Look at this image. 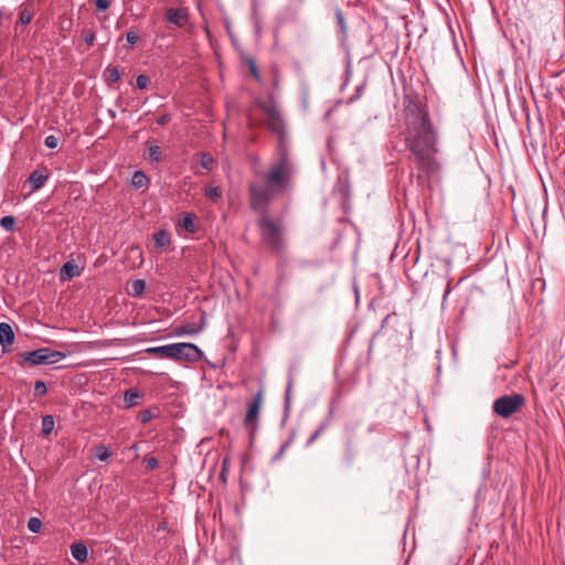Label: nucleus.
<instances>
[{
    "label": "nucleus",
    "mask_w": 565,
    "mask_h": 565,
    "mask_svg": "<svg viewBox=\"0 0 565 565\" xmlns=\"http://www.w3.org/2000/svg\"><path fill=\"white\" fill-rule=\"evenodd\" d=\"M405 143L420 170L430 173L437 169V135L426 111L413 109L407 115Z\"/></svg>",
    "instance_id": "1"
},
{
    "label": "nucleus",
    "mask_w": 565,
    "mask_h": 565,
    "mask_svg": "<svg viewBox=\"0 0 565 565\" xmlns=\"http://www.w3.org/2000/svg\"><path fill=\"white\" fill-rule=\"evenodd\" d=\"M292 164L284 151L277 162L273 163L264 175L265 185L249 184V201L255 211L264 212L278 192L284 191L292 174Z\"/></svg>",
    "instance_id": "2"
},
{
    "label": "nucleus",
    "mask_w": 565,
    "mask_h": 565,
    "mask_svg": "<svg viewBox=\"0 0 565 565\" xmlns=\"http://www.w3.org/2000/svg\"><path fill=\"white\" fill-rule=\"evenodd\" d=\"M258 227L262 239L266 246L277 255L284 254L286 250V241L284 237L282 222L264 215L258 221Z\"/></svg>",
    "instance_id": "3"
},
{
    "label": "nucleus",
    "mask_w": 565,
    "mask_h": 565,
    "mask_svg": "<svg viewBox=\"0 0 565 565\" xmlns=\"http://www.w3.org/2000/svg\"><path fill=\"white\" fill-rule=\"evenodd\" d=\"M525 404V398L522 394H509L498 397L493 404V412L502 417L509 418L515 414Z\"/></svg>",
    "instance_id": "4"
},
{
    "label": "nucleus",
    "mask_w": 565,
    "mask_h": 565,
    "mask_svg": "<svg viewBox=\"0 0 565 565\" xmlns=\"http://www.w3.org/2000/svg\"><path fill=\"white\" fill-rule=\"evenodd\" d=\"M202 355L201 349L193 343H172L171 360L195 362Z\"/></svg>",
    "instance_id": "5"
},
{
    "label": "nucleus",
    "mask_w": 565,
    "mask_h": 565,
    "mask_svg": "<svg viewBox=\"0 0 565 565\" xmlns=\"http://www.w3.org/2000/svg\"><path fill=\"white\" fill-rule=\"evenodd\" d=\"M263 403V392L258 391L254 398L247 404V412L244 418V426L250 434H254Z\"/></svg>",
    "instance_id": "6"
},
{
    "label": "nucleus",
    "mask_w": 565,
    "mask_h": 565,
    "mask_svg": "<svg viewBox=\"0 0 565 565\" xmlns=\"http://www.w3.org/2000/svg\"><path fill=\"white\" fill-rule=\"evenodd\" d=\"M258 106L267 116L269 128L279 131L282 127V118L276 104L274 102H259Z\"/></svg>",
    "instance_id": "7"
},
{
    "label": "nucleus",
    "mask_w": 565,
    "mask_h": 565,
    "mask_svg": "<svg viewBox=\"0 0 565 565\" xmlns=\"http://www.w3.org/2000/svg\"><path fill=\"white\" fill-rule=\"evenodd\" d=\"M166 19L175 26L182 28L189 20L188 10L185 8H169L166 11Z\"/></svg>",
    "instance_id": "8"
},
{
    "label": "nucleus",
    "mask_w": 565,
    "mask_h": 565,
    "mask_svg": "<svg viewBox=\"0 0 565 565\" xmlns=\"http://www.w3.org/2000/svg\"><path fill=\"white\" fill-rule=\"evenodd\" d=\"M49 172H47V169L46 168H38L36 170H34L28 181L30 183V186H31V191L32 192H35L38 190H40L44 184L45 182L49 180Z\"/></svg>",
    "instance_id": "9"
},
{
    "label": "nucleus",
    "mask_w": 565,
    "mask_h": 565,
    "mask_svg": "<svg viewBox=\"0 0 565 565\" xmlns=\"http://www.w3.org/2000/svg\"><path fill=\"white\" fill-rule=\"evenodd\" d=\"M14 332L12 327L7 322L0 323V344L2 347L3 353H8L11 351L10 347L14 341Z\"/></svg>",
    "instance_id": "10"
},
{
    "label": "nucleus",
    "mask_w": 565,
    "mask_h": 565,
    "mask_svg": "<svg viewBox=\"0 0 565 565\" xmlns=\"http://www.w3.org/2000/svg\"><path fill=\"white\" fill-rule=\"evenodd\" d=\"M45 353V348H40L34 351L22 353L21 358L23 362L29 363L31 365H42L47 364Z\"/></svg>",
    "instance_id": "11"
},
{
    "label": "nucleus",
    "mask_w": 565,
    "mask_h": 565,
    "mask_svg": "<svg viewBox=\"0 0 565 565\" xmlns=\"http://www.w3.org/2000/svg\"><path fill=\"white\" fill-rule=\"evenodd\" d=\"M82 268H79L74 262H66L60 269L61 280H71L82 275Z\"/></svg>",
    "instance_id": "12"
},
{
    "label": "nucleus",
    "mask_w": 565,
    "mask_h": 565,
    "mask_svg": "<svg viewBox=\"0 0 565 565\" xmlns=\"http://www.w3.org/2000/svg\"><path fill=\"white\" fill-rule=\"evenodd\" d=\"M72 556L79 563H85L88 559V548L82 542H75L71 545Z\"/></svg>",
    "instance_id": "13"
},
{
    "label": "nucleus",
    "mask_w": 565,
    "mask_h": 565,
    "mask_svg": "<svg viewBox=\"0 0 565 565\" xmlns=\"http://www.w3.org/2000/svg\"><path fill=\"white\" fill-rule=\"evenodd\" d=\"M172 343L160 345V347H150L146 349V352L152 356L171 359Z\"/></svg>",
    "instance_id": "14"
},
{
    "label": "nucleus",
    "mask_w": 565,
    "mask_h": 565,
    "mask_svg": "<svg viewBox=\"0 0 565 565\" xmlns=\"http://www.w3.org/2000/svg\"><path fill=\"white\" fill-rule=\"evenodd\" d=\"M154 246L157 248H163L171 242V235L167 230H160L153 235Z\"/></svg>",
    "instance_id": "15"
},
{
    "label": "nucleus",
    "mask_w": 565,
    "mask_h": 565,
    "mask_svg": "<svg viewBox=\"0 0 565 565\" xmlns=\"http://www.w3.org/2000/svg\"><path fill=\"white\" fill-rule=\"evenodd\" d=\"M202 329H203V326L196 327L192 323H186V324L177 327L174 330V333H175V335H179V337L185 335V334L193 335V334H198Z\"/></svg>",
    "instance_id": "16"
},
{
    "label": "nucleus",
    "mask_w": 565,
    "mask_h": 565,
    "mask_svg": "<svg viewBox=\"0 0 565 565\" xmlns=\"http://www.w3.org/2000/svg\"><path fill=\"white\" fill-rule=\"evenodd\" d=\"M149 179L142 171H136L131 178V184L136 189L147 188Z\"/></svg>",
    "instance_id": "17"
},
{
    "label": "nucleus",
    "mask_w": 565,
    "mask_h": 565,
    "mask_svg": "<svg viewBox=\"0 0 565 565\" xmlns=\"http://www.w3.org/2000/svg\"><path fill=\"white\" fill-rule=\"evenodd\" d=\"M45 351H46L45 358L47 360V364L57 363L66 356L65 353H63L61 351L52 350L50 348H45Z\"/></svg>",
    "instance_id": "18"
},
{
    "label": "nucleus",
    "mask_w": 565,
    "mask_h": 565,
    "mask_svg": "<svg viewBox=\"0 0 565 565\" xmlns=\"http://www.w3.org/2000/svg\"><path fill=\"white\" fill-rule=\"evenodd\" d=\"M104 76L108 83L113 84L120 79V72L117 67L108 66L104 71Z\"/></svg>",
    "instance_id": "19"
},
{
    "label": "nucleus",
    "mask_w": 565,
    "mask_h": 565,
    "mask_svg": "<svg viewBox=\"0 0 565 565\" xmlns=\"http://www.w3.org/2000/svg\"><path fill=\"white\" fill-rule=\"evenodd\" d=\"M180 226L186 230L189 233L195 232L194 217L191 214H184L183 217L179 222Z\"/></svg>",
    "instance_id": "20"
},
{
    "label": "nucleus",
    "mask_w": 565,
    "mask_h": 565,
    "mask_svg": "<svg viewBox=\"0 0 565 565\" xmlns=\"http://www.w3.org/2000/svg\"><path fill=\"white\" fill-rule=\"evenodd\" d=\"M140 394L137 391L129 390L125 393V404L127 407H132L138 404Z\"/></svg>",
    "instance_id": "21"
},
{
    "label": "nucleus",
    "mask_w": 565,
    "mask_h": 565,
    "mask_svg": "<svg viewBox=\"0 0 565 565\" xmlns=\"http://www.w3.org/2000/svg\"><path fill=\"white\" fill-rule=\"evenodd\" d=\"M145 288H146V282L141 279H136V280L131 281L129 292L134 297H138V296L142 295V292L145 291Z\"/></svg>",
    "instance_id": "22"
},
{
    "label": "nucleus",
    "mask_w": 565,
    "mask_h": 565,
    "mask_svg": "<svg viewBox=\"0 0 565 565\" xmlns=\"http://www.w3.org/2000/svg\"><path fill=\"white\" fill-rule=\"evenodd\" d=\"M15 218L12 215H6L0 220V225L8 232H13L15 230Z\"/></svg>",
    "instance_id": "23"
},
{
    "label": "nucleus",
    "mask_w": 565,
    "mask_h": 565,
    "mask_svg": "<svg viewBox=\"0 0 565 565\" xmlns=\"http://www.w3.org/2000/svg\"><path fill=\"white\" fill-rule=\"evenodd\" d=\"M54 418L51 415H46L42 418V433L49 435L54 429Z\"/></svg>",
    "instance_id": "24"
},
{
    "label": "nucleus",
    "mask_w": 565,
    "mask_h": 565,
    "mask_svg": "<svg viewBox=\"0 0 565 565\" xmlns=\"http://www.w3.org/2000/svg\"><path fill=\"white\" fill-rule=\"evenodd\" d=\"M94 456L97 459L105 461L110 458L111 454L106 446L99 445V446L95 447Z\"/></svg>",
    "instance_id": "25"
},
{
    "label": "nucleus",
    "mask_w": 565,
    "mask_h": 565,
    "mask_svg": "<svg viewBox=\"0 0 565 565\" xmlns=\"http://www.w3.org/2000/svg\"><path fill=\"white\" fill-rule=\"evenodd\" d=\"M205 196L213 202H217L222 196V191L218 186L207 188L205 190Z\"/></svg>",
    "instance_id": "26"
},
{
    "label": "nucleus",
    "mask_w": 565,
    "mask_h": 565,
    "mask_svg": "<svg viewBox=\"0 0 565 565\" xmlns=\"http://www.w3.org/2000/svg\"><path fill=\"white\" fill-rule=\"evenodd\" d=\"M149 158L154 162L162 160V152L159 146L152 145L149 147Z\"/></svg>",
    "instance_id": "27"
},
{
    "label": "nucleus",
    "mask_w": 565,
    "mask_h": 565,
    "mask_svg": "<svg viewBox=\"0 0 565 565\" xmlns=\"http://www.w3.org/2000/svg\"><path fill=\"white\" fill-rule=\"evenodd\" d=\"M42 521L39 518H30L28 521V529L32 533H39L42 529Z\"/></svg>",
    "instance_id": "28"
},
{
    "label": "nucleus",
    "mask_w": 565,
    "mask_h": 565,
    "mask_svg": "<svg viewBox=\"0 0 565 565\" xmlns=\"http://www.w3.org/2000/svg\"><path fill=\"white\" fill-rule=\"evenodd\" d=\"M201 167L206 169V170H212L213 169V166H214V159L211 154L209 153H203L201 156Z\"/></svg>",
    "instance_id": "29"
},
{
    "label": "nucleus",
    "mask_w": 565,
    "mask_h": 565,
    "mask_svg": "<svg viewBox=\"0 0 565 565\" xmlns=\"http://www.w3.org/2000/svg\"><path fill=\"white\" fill-rule=\"evenodd\" d=\"M33 18V13L28 9H22L19 14V22L22 25L29 24Z\"/></svg>",
    "instance_id": "30"
},
{
    "label": "nucleus",
    "mask_w": 565,
    "mask_h": 565,
    "mask_svg": "<svg viewBox=\"0 0 565 565\" xmlns=\"http://www.w3.org/2000/svg\"><path fill=\"white\" fill-rule=\"evenodd\" d=\"M82 36L88 46L94 44V41H95V32L94 31H92L89 29H84L82 31Z\"/></svg>",
    "instance_id": "31"
},
{
    "label": "nucleus",
    "mask_w": 565,
    "mask_h": 565,
    "mask_svg": "<svg viewBox=\"0 0 565 565\" xmlns=\"http://www.w3.org/2000/svg\"><path fill=\"white\" fill-rule=\"evenodd\" d=\"M47 393L46 384L43 381H36L34 385V395L43 396Z\"/></svg>",
    "instance_id": "32"
},
{
    "label": "nucleus",
    "mask_w": 565,
    "mask_h": 565,
    "mask_svg": "<svg viewBox=\"0 0 565 565\" xmlns=\"http://www.w3.org/2000/svg\"><path fill=\"white\" fill-rule=\"evenodd\" d=\"M139 39V34L134 28L127 32V42L129 43V45L132 46L137 44Z\"/></svg>",
    "instance_id": "33"
},
{
    "label": "nucleus",
    "mask_w": 565,
    "mask_h": 565,
    "mask_svg": "<svg viewBox=\"0 0 565 565\" xmlns=\"http://www.w3.org/2000/svg\"><path fill=\"white\" fill-rule=\"evenodd\" d=\"M148 84H149V78L146 75L140 74L137 76L136 85L139 89H146L148 87Z\"/></svg>",
    "instance_id": "34"
},
{
    "label": "nucleus",
    "mask_w": 565,
    "mask_h": 565,
    "mask_svg": "<svg viewBox=\"0 0 565 565\" xmlns=\"http://www.w3.org/2000/svg\"><path fill=\"white\" fill-rule=\"evenodd\" d=\"M138 418L142 424H146L153 418V413L150 409H143L142 412H140Z\"/></svg>",
    "instance_id": "35"
},
{
    "label": "nucleus",
    "mask_w": 565,
    "mask_h": 565,
    "mask_svg": "<svg viewBox=\"0 0 565 565\" xmlns=\"http://www.w3.org/2000/svg\"><path fill=\"white\" fill-rule=\"evenodd\" d=\"M114 0H96L95 6L98 11H105L107 10Z\"/></svg>",
    "instance_id": "36"
},
{
    "label": "nucleus",
    "mask_w": 565,
    "mask_h": 565,
    "mask_svg": "<svg viewBox=\"0 0 565 565\" xmlns=\"http://www.w3.org/2000/svg\"><path fill=\"white\" fill-rule=\"evenodd\" d=\"M44 145L50 149H55L58 145V140L55 136L50 135V136L45 137Z\"/></svg>",
    "instance_id": "37"
},
{
    "label": "nucleus",
    "mask_w": 565,
    "mask_h": 565,
    "mask_svg": "<svg viewBox=\"0 0 565 565\" xmlns=\"http://www.w3.org/2000/svg\"><path fill=\"white\" fill-rule=\"evenodd\" d=\"M146 467L150 470H153L158 467L159 461L154 457H149L145 459Z\"/></svg>",
    "instance_id": "38"
},
{
    "label": "nucleus",
    "mask_w": 565,
    "mask_h": 565,
    "mask_svg": "<svg viewBox=\"0 0 565 565\" xmlns=\"http://www.w3.org/2000/svg\"><path fill=\"white\" fill-rule=\"evenodd\" d=\"M335 15H337V21H338V24H339L341 31L344 32L345 31V21H344L342 12L340 10H338Z\"/></svg>",
    "instance_id": "39"
},
{
    "label": "nucleus",
    "mask_w": 565,
    "mask_h": 565,
    "mask_svg": "<svg viewBox=\"0 0 565 565\" xmlns=\"http://www.w3.org/2000/svg\"><path fill=\"white\" fill-rule=\"evenodd\" d=\"M324 429V425H321L309 438L308 440V445L312 444L320 435L321 433L323 431Z\"/></svg>",
    "instance_id": "40"
},
{
    "label": "nucleus",
    "mask_w": 565,
    "mask_h": 565,
    "mask_svg": "<svg viewBox=\"0 0 565 565\" xmlns=\"http://www.w3.org/2000/svg\"><path fill=\"white\" fill-rule=\"evenodd\" d=\"M170 119H171L170 115L164 114V115L158 117L156 121L159 126H164L170 121Z\"/></svg>",
    "instance_id": "41"
},
{
    "label": "nucleus",
    "mask_w": 565,
    "mask_h": 565,
    "mask_svg": "<svg viewBox=\"0 0 565 565\" xmlns=\"http://www.w3.org/2000/svg\"><path fill=\"white\" fill-rule=\"evenodd\" d=\"M450 292H451V286H450V281L448 280L445 292H444V297H443V302H441L443 307H445L447 298L450 295Z\"/></svg>",
    "instance_id": "42"
},
{
    "label": "nucleus",
    "mask_w": 565,
    "mask_h": 565,
    "mask_svg": "<svg viewBox=\"0 0 565 565\" xmlns=\"http://www.w3.org/2000/svg\"><path fill=\"white\" fill-rule=\"evenodd\" d=\"M291 387H292V380H291V377H289L288 386H287V390H286V396H285V399H286L287 404L289 403V399H290Z\"/></svg>",
    "instance_id": "43"
},
{
    "label": "nucleus",
    "mask_w": 565,
    "mask_h": 565,
    "mask_svg": "<svg viewBox=\"0 0 565 565\" xmlns=\"http://www.w3.org/2000/svg\"><path fill=\"white\" fill-rule=\"evenodd\" d=\"M362 89H363V86H359L358 89H356V96L355 97H352L351 98V102H353L354 99H358L361 94H362Z\"/></svg>",
    "instance_id": "44"
},
{
    "label": "nucleus",
    "mask_w": 565,
    "mask_h": 565,
    "mask_svg": "<svg viewBox=\"0 0 565 565\" xmlns=\"http://www.w3.org/2000/svg\"><path fill=\"white\" fill-rule=\"evenodd\" d=\"M250 71L252 73L254 74L255 77H258V72H257V68L254 64L250 65Z\"/></svg>",
    "instance_id": "45"
},
{
    "label": "nucleus",
    "mask_w": 565,
    "mask_h": 565,
    "mask_svg": "<svg viewBox=\"0 0 565 565\" xmlns=\"http://www.w3.org/2000/svg\"><path fill=\"white\" fill-rule=\"evenodd\" d=\"M286 447H287V445H284V446L280 448V451H279V454L277 455V457H278V456H280V455H282V452H285Z\"/></svg>",
    "instance_id": "46"
},
{
    "label": "nucleus",
    "mask_w": 565,
    "mask_h": 565,
    "mask_svg": "<svg viewBox=\"0 0 565 565\" xmlns=\"http://www.w3.org/2000/svg\"><path fill=\"white\" fill-rule=\"evenodd\" d=\"M286 447H287V445H284V446L280 448V451H279V454L277 455V457H278V456H280V455H282V452H285Z\"/></svg>",
    "instance_id": "47"
}]
</instances>
